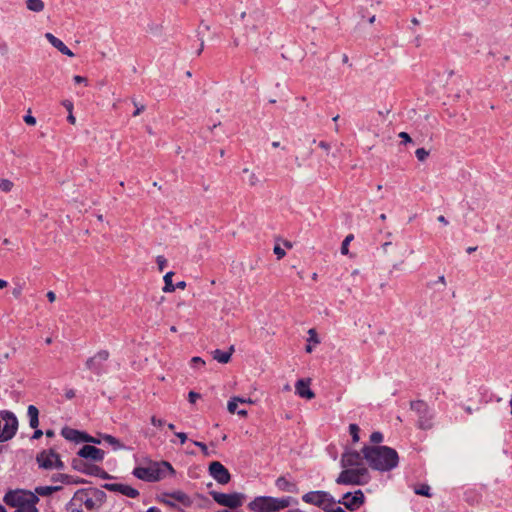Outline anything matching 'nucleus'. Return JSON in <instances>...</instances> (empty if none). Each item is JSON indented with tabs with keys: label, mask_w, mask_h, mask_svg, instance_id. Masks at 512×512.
<instances>
[{
	"label": "nucleus",
	"mask_w": 512,
	"mask_h": 512,
	"mask_svg": "<svg viewBox=\"0 0 512 512\" xmlns=\"http://www.w3.org/2000/svg\"><path fill=\"white\" fill-rule=\"evenodd\" d=\"M208 470L210 476L221 485L228 484L231 480V475L228 469L218 461L211 462Z\"/></svg>",
	"instance_id": "9"
},
{
	"label": "nucleus",
	"mask_w": 512,
	"mask_h": 512,
	"mask_svg": "<svg viewBox=\"0 0 512 512\" xmlns=\"http://www.w3.org/2000/svg\"><path fill=\"white\" fill-rule=\"evenodd\" d=\"M113 487L115 488V490L119 491L121 494H123L127 497H130V498H136L139 495V492L135 488L128 486V485L115 484Z\"/></svg>",
	"instance_id": "22"
},
{
	"label": "nucleus",
	"mask_w": 512,
	"mask_h": 512,
	"mask_svg": "<svg viewBox=\"0 0 512 512\" xmlns=\"http://www.w3.org/2000/svg\"><path fill=\"white\" fill-rule=\"evenodd\" d=\"M42 436V431L41 430H35L34 434H33V437L34 439H38Z\"/></svg>",
	"instance_id": "59"
},
{
	"label": "nucleus",
	"mask_w": 512,
	"mask_h": 512,
	"mask_svg": "<svg viewBox=\"0 0 512 512\" xmlns=\"http://www.w3.org/2000/svg\"><path fill=\"white\" fill-rule=\"evenodd\" d=\"M305 503L318 506L327 512L335 504L334 498L325 491H311L302 496Z\"/></svg>",
	"instance_id": "7"
},
{
	"label": "nucleus",
	"mask_w": 512,
	"mask_h": 512,
	"mask_svg": "<svg viewBox=\"0 0 512 512\" xmlns=\"http://www.w3.org/2000/svg\"><path fill=\"white\" fill-rule=\"evenodd\" d=\"M134 106L136 107V110L133 113V116H138L142 111H144L145 106L144 105H138L135 101H133Z\"/></svg>",
	"instance_id": "45"
},
{
	"label": "nucleus",
	"mask_w": 512,
	"mask_h": 512,
	"mask_svg": "<svg viewBox=\"0 0 512 512\" xmlns=\"http://www.w3.org/2000/svg\"><path fill=\"white\" fill-rule=\"evenodd\" d=\"M38 497L31 491L14 490L6 493L4 502L16 508L15 512H38L36 504Z\"/></svg>",
	"instance_id": "4"
},
{
	"label": "nucleus",
	"mask_w": 512,
	"mask_h": 512,
	"mask_svg": "<svg viewBox=\"0 0 512 512\" xmlns=\"http://www.w3.org/2000/svg\"><path fill=\"white\" fill-rule=\"evenodd\" d=\"M191 445H193V446H198V447L202 450V452H203V454H204V455H206V456H208V455H209V453H208V448H207V446H206L204 443H201V442H197V441H195V442H192V444H191Z\"/></svg>",
	"instance_id": "41"
},
{
	"label": "nucleus",
	"mask_w": 512,
	"mask_h": 512,
	"mask_svg": "<svg viewBox=\"0 0 512 512\" xmlns=\"http://www.w3.org/2000/svg\"><path fill=\"white\" fill-rule=\"evenodd\" d=\"M47 298H48V300H49L50 302H54V301H55V299H56V295H55V293H54L53 291H49V292L47 293Z\"/></svg>",
	"instance_id": "53"
},
{
	"label": "nucleus",
	"mask_w": 512,
	"mask_h": 512,
	"mask_svg": "<svg viewBox=\"0 0 512 512\" xmlns=\"http://www.w3.org/2000/svg\"><path fill=\"white\" fill-rule=\"evenodd\" d=\"M173 275H174L173 271H169V272H167L164 275V278H163V280H164L163 292H165V293H172V292L175 291V286L172 283Z\"/></svg>",
	"instance_id": "25"
},
{
	"label": "nucleus",
	"mask_w": 512,
	"mask_h": 512,
	"mask_svg": "<svg viewBox=\"0 0 512 512\" xmlns=\"http://www.w3.org/2000/svg\"><path fill=\"white\" fill-rule=\"evenodd\" d=\"M161 502L175 508L180 506L188 507L191 504L190 497L180 490L163 493L161 495Z\"/></svg>",
	"instance_id": "8"
},
{
	"label": "nucleus",
	"mask_w": 512,
	"mask_h": 512,
	"mask_svg": "<svg viewBox=\"0 0 512 512\" xmlns=\"http://www.w3.org/2000/svg\"><path fill=\"white\" fill-rule=\"evenodd\" d=\"M174 286H175V289L176 288L184 289L186 287V282L185 281H179Z\"/></svg>",
	"instance_id": "54"
},
{
	"label": "nucleus",
	"mask_w": 512,
	"mask_h": 512,
	"mask_svg": "<svg viewBox=\"0 0 512 512\" xmlns=\"http://www.w3.org/2000/svg\"><path fill=\"white\" fill-rule=\"evenodd\" d=\"M94 358H96L97 361H99L100 363L106 361L109 357V352L106 351V350H101L99 351L95 356H93Z\"/></svg>",
	"instance_id": "36"
},
{
	"label": "nucleus",
	"mask_w": 512,
	"mask_h": 512,
	"mask_svg": "<svg viewBox=\"0 0 512 512\" xmlns=\"http://www.w3.org/2000/svg\"><path fill=\"white\" fill-rule=\"evenodd\" d=\"M438 221H439V222H441V223H443L444 225H447V224H448L447 219H446L443 215H440V216L438 217Z\"/></svg>",
	"instance_id": "61"
},
{
	"label": "nucleus",
	"mask_w": 512,
	"mask_h": 512,
	"mask_svg": "<svg viewBox=\"0 0 512 512\" xmlns=\"http://www.w3.org/2000/svg\"><path fill=\"white\" fill-rule=\"evenodd\" d=\"M14 187V184L11 180L9 179H0V189L5 192V193H9L12 191Z\"/></svg>",
	"instance_id": "31"
},
{
	"label": "nucleus",
	"mask_w": 512,
	"mask_h": 512,
	"mask_svg": "<svg viewBox=\"0 0 512 512\" xmlns=\"http://www.w3.org/2000/svg\"><path fill=\"white\" fill-rule=\"evenodd\" d=\"M411 410L417 414H426L428 413V405L423 400L412 401Z\"/></svg>",
	"instance_id": "24"
},
{
	"label": "nucleus",
	"mask_w": 512,
	"mask_h": 512,
	"mask_svg": "<svg viewBox=\"0 0 512 512\" xmlns=\"http://www.w3.org/2000/svg\"><path fill=\"white\" fill-rule=\"evenodd\" d=\"M201 395L197 392L190 391L188 394V400L190 403H195L197 399H199Z\"/></svg>",
	"instance_id": "42"
},
{
	"label": "nucleus",
	"mask_w": 512,
	"mask_h": 512,
	"mask_svg": "<svg viewBox=\"0 0 512 512\" xmlns=\"http://www.w3.org/2000/svg\"><path fill=\"white\" fill-rule=\"evenodd\" d=\"M235 348L234 345H231L227 351H222L220 349H216L212 351V357L214 360L221 364H227L230 362L232 354L234 353Z\"/></svg>",
	"instance_id": "20"
},
{
	"label": "nucleus",
	"mask_w": 512,
	"mask_h": 512,
	"mask_svg": "<svg viewBox=\"0 0 512 512\" xmlns=\"http://www.w3.org/2000/svg\"><path fill=\"white\" fill-rule=\"evenodd\" d=\"M21 293H22V287L21 286L15 287L13 289V291H12L13 296L16 297V298L20 297Z\"/></svg>",
	"instance_id": "48"
},
{
	"label": "nucleus",
	"mask_w": 512,
	"mask_h": 512,
	"mask_svg": "<svg viewBox=\"0 0 512 512\" xmlns=\"http://www.w3.org/2000/svg\"><path fill=\"white\" fill-rule=\"evenodd\" d=\"M243 403L253 404L254 401L251 398H243V397L234 396L228 401V404H227L228 412L231 414L237 413L239 416H247L249 411L246 408L238 409V405L243 404Z\"/></svg>",
	"instance_id": "14"
},
{
	"label": "nucleus",
	"mask_w": 512,
	"mask_h": 512,
	"mask_svg": "<svg viewBox=\"0 0 512 512\" xmlns=\"http://www.w3.org/2000/svg\"><path fill=\"white\" fill-rule=\"evenodd\" d=\"M275 486L283 492L296 493L298 491L297 484L285 477H279L275 481Z\"/></svg>",
	"instance_id": "21"
},
{
	"label": "nucleus",
	"mask_w": 512,
	"mask_h": 512,
	"mask_svg": "<svg viewBox=\"0 0 512 512\" xmlns=\"http://www.w3.org/2000/svg\"><path fill=\"white\" fill-rule=\"evenodd\" d=\"M59 478L61 479V483L67 484V485L83 483L82 480L76 479V478L66 475V474H59Z\"/></svg>",
	"instance_id": "30"
},
{
	"label": "nucleus",
	"mask_w": 512,
	"mask_h": 512,
	"mask_svg": "<svg viewBox=\"0 0 512 512\" xmlns=\"http://www.w3.org/2000/svg\"><path fill=\"white\" fill-rule=\"evenodd\" d=\"M344 470L338 476L336 482L346 485H364L370 479L367 467L362 464V457L355 451H347L342 456Z\"/></svg>",
	"instance_id": "1"
},
{
	"label": "nucleus",
	"mask_w": 512,
	"mask_h": 512,
	"mask_svg": "<svg viewBox=\"0 0 512 512\" xmlns=\"http://www.w3.org/2000/svg\"><path fill=\"white\" fill-rule=\"evenodd\" d=\"M365 500L364 494L361 490L356 491L355 493H346L343 495L342 499L339 501L340 504H343L348 510L355 511L361 505H363Z\"/></svg>",
	"instance_id": "12"
},
{
	"label": "nucleus",
	"mask_w": 512,
	"mask_h": 512,
	"mask_svg": "<svg viewBox=\"0 0 512 512\" xmlns=\"http://www.w3.org/2000/svg\"><path fill=\"white\" fill-rule=\"evenodd\" d=\"M308 335H309V338H308L309 343L318 344L320 342L315 329H310L308 331Z\"/></svg>",
	"instance_id": "37"
},
{
	"label": "nucleus",
	"mask_w": 512,
	"mask_h": 512,
	"mask_svg": "<svg viewBox=\"0 0 512 512\" xmlns=\"http://www.w3.org/2000/svg\"><path fill=\"white\" fill-rule=\"evenodd\" d=\"M0 416H15L13 412L8 410H2L0 411Z\"/></svg>",
	"instance_id": "57"
},
{
	"label": "nucleus",
	"mask_w": 512,
	"mask_h": 512,
	"mask_svg": "<svg viewBox=\"0 0 512 512\" xmlns=\"http://www.w3.org/2000/svg\"><path fill=\"white\" fill-rule=\"evenodd\" d=\"M78 455L94 462H101L104 459L105 452L95 446L84 445L79 450Z\"/></svg>",
	"instance_id": "13"
},
{
	"label": "nucleus",
	"mask_w": 512,
	"mask_h": 512,
	"mask_svg": "<svg viewBox=\"0 0 512 512\" xmlns=\"http://www.w3.org/2000/svg\"><path fill=\"white\" fill-rule=\"evenodd\" d=\"M74 467L79 471L93 476H102L104 471L97 465L85 463L82 460H74Z\"/></svg>",
	"instance_id": "17"
},
{
	"label": "nucleus",
	"mask_w": 512,
	"mask_h": 512,
	"mask_svg": "<svg viewBox=\"0 0 512 512\" xmlns=\"http://www.w3.org/2000/svg\"><path fill=\"white\" fill-rule=\"evenodd\" d=\"M39 410L36 406L30 405L27 410V416H38Z\"/></svg>",
	"instance_id": "43"
},
{
	"label": "nucleus",
	"mask_w": 512,
	"mask_h": 512,
	"mask_svg": "<svg viewBox=\"0 0 512 512\" xmlns=\"http://www.w3.org/2000/svg\"><path fill=\"white\" fill-rule=\"evenodd\" d=\"M242 174L245 176L244 181L250 187L254 188L262 183L261 176L256 171L250 170L249 168H243Z\"/></svg>",
	"instance_id": "19"
},
{
	"label": "nucleus",
	"mask_w": 512,
	"mask_h": 512,
	"mask_svg": "<svg viewBox=\"0 0 512 512\" xmlns=\"http://www.w3.org/2000/svg\"><path fill=\"white\" fill-rule=\"evenodd\" d=\"M156 263H157V265H158L159 270H160V271H163V270H164V268H165V266L167 265V260L165 259V257H164V256H162V255H158V256L156 257Z\"/></svg>",
	"instance_id": "38"
},
{
	"label": "nucleus",
	"mask_w": 512,
	"mask_h": 512,
	"mask_svg": "<svg viewBox=\"0 0 512 512\" xmlns=\"http://www.w3.org/2000/svg\"><path fill=\"white\" fill-rule=\"evenodd\" d=\"M191 363L192 364H197V365H201V366H204L205 365V361L199 357V356H195L191 359Z\"/></svg>",
	"instance_id": "46"
},
{
	"label": "nucleus",
	"mask_w": 512,
	"mask_h": 512,
	"mask_svg": "<svg viewBox=\"0 0 512 512\" xmlns=\"http://www.w3.org/2000/svg\"><path fill=\"white\" fill-rule=\"evenodd\" d=\"M289 506V497L257 496L248 503L247 508L251 512H278Z\"/></svg>",
	"instance_id": "5"
},
{
	"label": "nucleus",
	"mask_w": 512,
	"mask_h": 512,
	"mask_svg": "<svg viewBox=\"0 0 512 512\" xmlns=\"http://www.w3.org/2000/svg\"><path fill=\"white\" fill-rule=\"evenodd\" d=\"M176 437L179 438L181 444H184L187 439V435L182 432L176 433Z\"/></svg>",
	"instance_id": "51"
},
{
	"label": "nucleus",
	"mask_w": 512,
	"mask_h": 512,
	"mask_svg": "<svg viewBox=\"0 0 512 512\" xmlns=\"http://www.w3.org/2000/svg\"><path fill=\"white\" fill-rule=\"evenodd\" d=\"M39 425V418H30V426L32 428H37Z\"/></svg>",
	"instance_id": "52"
},
{
	"label": "nucleus",
	"mask_w": 512,
	"mask_h": 512,
	"mask_svg": "<svg viewBox=\"0 0 512 512\" xmlns=\"http://www.w3.org/2000/svg\"><path fill=\"white\" fill-rule=\"evenodd\" d=\"M319 146H320L322 149H324V150H329V149H330V145H329L327 142H325V141H321V142L319 143Z\"/></svg>",
	"instance_id": "56"
},
{
	"label": "nucleus",
	"mask_w": 512,
	"mask_h": 512,
	"mask_svg": "<svg viewBox=\"0 0 512 512\" xmlns=\"http://www.w3.org/2000/svg\"><path fill=\"white\" fill-rule=\"evenodd\" d=\"M311 378H302L295 383V393L304 399H313L315 393L310 388Z\"/></svg>",
	"instance_id": "15"
},
{
	"label": "nucleus",
	"mask_w": 512,
	"mask_h": 512,
	"mask_svg": "<svg viewBox=\"0 0 512 512\" xmlns=\"http://www.w3.org/2000/svg\"><path fill=\"white\" fill-rule=\"evenodd\" d=\"M98 440L101 441V443H107L109 445H111L114 449H118L121 447L119 441L111 436V435H103V436H100L99 438H97Z\"/></svg>",
	"instance_id": "27"
},
{
	"label": "nucleus",
	"mask_w": 512,
	"mask_h": 512,
	"mask_svg": "<svg viewBox=\"0 0 512 512\" xmlns=\"http://www.w3.org/2000/svg\"><path fill=\"white\" fill-rule=\"evenodd\" d=\"M438 282H440L441 284H443L445 286L446 285L445 277L443 275L439 276L438 277Z\"/></svg>",
	"instance_id": "62"
},
{
	"label": "nucleus",
	"mask_w": 512,
	"mask_h": 512,
	"mask_svg": "<svg viewBox=\"0 0 512 512\" xmlns=\"http://www.w3.org/2000/svg\"><path fill=\"white\" fill-rule=\"evenodd\" d=\"M217 512H243L241 510H230V509H223V510H219Z\"/></svg>",
	"instance_id": "63"
},
{
	"label": "nucleus",
	"mask_w": 512,
	"mask_h": 512,
	"mask_svg": "<svg viewBox=\"0 0 512 512\" xmlns=\"http://www.w3.org/2000/svg\"><path fill=\"white\" fill-rule=\"evenodd\" d=\"M45 38L49 41V43L55 47L62 54L73 57L74 53L57 37H55L52 33H46Z\"/></svg>",
	"instance_id": "18"
},
{
	"label": "nucleus",
	"mask_w": 512,
	"mask_h": 512,
	"mask_svg": "<svg viewBox=\"0 0 512 512\" xmlns=\"http://www.w3.org/2000/svg\"><path fill=\"white\" fill-rule=\"evenodd\" d=\"M31 110H28V114L24 116V121L28 125H35L36 124V118L30 114Z\"/></svg>",
	"instance_id": "40"
},
{
	"label": "nucleus",
	"mask_w": 512,
	"mask_h": 512,
	"mask_svg": "<svg viewBox=\"0 0 512 512\" xmlns=\"http://www.w3.org/2000/svg\"><path fill=\"white\" fill-rule=\"evenodd\" d=\"M86 367L89 370H92L97 374L100 373L101 368H102L101 363L99 361H97L96 358H94V357H90L87 359Z\"/></svg>",
	"instance_id": "28"
},
{
	"label": "nucleus",
	"mask_w": 512,
	"mask_h": 512,
	"mask_svg": "<svg viewBox=\"0 0 512 512\" xmlns=\"http://www.w3.org/2000/svg\"><path fill=\"white\" fill-rule=\"evenodd\" d=\"M391 246V242H385L383 245H382V248L384 251H387L388 247Z\"/></svg>",
	"instance_id": "64"
},
{
	"label": "nucleus",
	"mask_w": 512,
	"mask_h": 512,
	"mask_svg": "<svg viewBox=\"0 0 512 512\" xmlns=\"http://www.w3.org/2000/svg\"><path fill=\"white\" fill-rule=\"evenodd\" d=\"M75 395H76V392H75V390H73V389H69V390H67V391L65 392V397H66L67 399H72V398H74V397H75Z\"/></svg>",
	"instance_id": "50"
},
{
	"label": "nucleus",
	"mask_w": 512,
	"mask_h": 512,
	"mask_svg": "<svg viewBox=\"0 0 512 512\" xmlns=\"http://www.w3.org/2000/svg\"><path fill=\"white\" fill-rule=\"evenodd\" d=\"M362 453L370 467L380 472H389L399 463L397 451L388 446L365 445Z\"/></svg>",
	"instance_id": "2"
},
{
	"label": "nucleus",
	"mask_w": 512,
	"mask_h": 512,
	"mask_svg": "<svg viewBox=\"0 0 512 512\" xmlns=\"http://www.w3.org/2000/svg\"><path fill=\"white\" fill-rule=\"evenodd\" d=\"M67 120H68L69 123L75 124L76 119H75L74 115L72 114V112H69Z\"/></svg>",
	"instance_id": "55"
},
{
	"label": "nucleus",
	"mask_w": 512,
	"mask_h": 512,
	"mask_svg": "<svg viewBox=\"0 0 512 512\" xmlns=\"http://www.w3.org/2000/svg\"><path fill=\"white\" fill-rule=\"evenodd\" d=\"M349 432L352 437V441L355 443L359 440V428L355 424L349 426Z\"/></svg>",
	"instance_id": "34"
},
{
	"label": "nucleus",
	"mask_w": 512,
	"mask_h": 512,
	"mask_svg": "<svg viewBox=\"0 0 512 512\" xmlns=\"http://www.w3.org/2000/svg\"><path fill=\"white\" fill-rule=\"evenodd\" d=\"M384 437L380 432H373L370 435V442L373 444H379L383 441Z\"/></svg>",
	"instance_id": "35"
},
{
	"label": "nucleus",
	"mask_w": 512,
	"mask_h": 512,
	"mask_svg": "<svg viewBox=\"0 0 512 512\" xmlns=\"http://www.w3.org/2000/svg\"><path fill=\"white\" fill-rule=\"evenodd\" d=\"M415 155L420 162H424L429 156V151H427L425 148H418L415 151Z\"/></svg>",
	"instance_id": "33"
},
{
	"label": "nucleus",
	"mask_w": 512,
	"mask_h": 512,
	"mask_svg": "<svg viewBox=\"0 0 512 512\" xmlns=\"http://www.w3.org/2000/svg\"><path fill=\"white\" fill-rule=\"evenodd\" d=\"M40 467L45 469L58 468L62 465L59 455L52 450H44L37 456Z\"/></svg>",
	"instance_id": "10"
},
{
	"label": "nucleus",
	"mask_w": 512,
	"mask_h": 512,
	"mask_svg": "<svg viewBox=\"0 0 512 512\" xmlns=\"http://www.w3.org/2000/svg\"><path fill=\"white\" fill-rule=\"evenodd\" d=\"M25 4L27 10L34 13H40L45 8V3L43 0H26Z\"/></svg>",
	"instance_id": "23"
},
{
	"label": "nucleus",
	"mask_w": 512,
	"mask_h": 512,
	"mask_svg": "<svg viewBox=\"0 0 512 512\" xmlns=\"http://www.w3.org/2000/svg\"><path fill=\"white\" fill-rule=\"evenodd\" d=\"M60 489V486H39L35 489V492L40 496H49Z\"/></svg>",
	"instance_id": "26"
},
{
	"label": "nucleus",
	"mask_w": 512,
	"mask_h": 512,
	"mask_svg": "<svg viewBox=\"0 0 512 512\" xmlns=\"http://www.w3.org/2000/svg\"><path fill=\"white\" fill-rule=\"evenodd\" d=\"M399 137L403 140V143H405V144L412 142L411 137L406 132H400Z\"/></svg>",
	"instance_id": "44"
},
{
	"label": "nucleus",
	"mask_w": 512,
	"mask_h": 512,
	"mask_svg": "<svg viewBox=\"0 0 512 512\" xmlns=\"http://www.w3.org/2000/svg\"><path fill=\"white\" fill-rule=\"evenodd\" d=\"M174 469L170 463L162 462H149L145 466H138L134 469L133 474L138 479L155 482L165 478L167 475L174 474Z\"/></svg>",
	"instance_id": "3"
},
{
	"label": "nucleus",
	"mask_w": 512,
	"mask_h": 512,
	"mask_svg": "<svg viewBox=\"0 0 512 512\" xmlns=\"http://www.w3.org/2000/svg\"><path fill=\"white\" fill-rule=\"evenodd\" d=\"M62 434L66 439L71 440V441H75V442L86 441V442H93L96 444H101V441L98 439H95V437H86V436H84V434H82L81 432L74 430V429L65 428V429H63Z\"/></svg>",
	"instance_id": "16"
},
{
	"label": "nucleus",
	"mask_w": 512,
	"mask_h": 512,
	"mask_svg": "<svg viewBox=\"0 0 512 512\" xmlns=\"http://www.w3.org/2000/svg\"><path fill=\"white\" fill-rule=\"evenodd\" d=\"M203 49H204V40L201 39L200 47L197 50V55H200L203 52Z\"/></svg>",
	"instance_id": "58"
},
{
	"label": "nucleus",
	"mask_w": 512,
	"mask_h": 512,
	"mask_svg": "<svg viewBox=\"0 0 512 512\" xmlns=\"http://www.w3.org/2000/svg\"><path fill=\"white\" fill-rule=\"evenodd\" d=\"M213 500L220 506L230 510H239L246 501V495L240 492L221 493L212 491L210 493Z\"/></svg>",
	"instance_id": "6"
},
{
	"label": "nucleus",
	"mask_w": 512,
	"mask_h": 512,
	"mask_svg": "<svg viewBox=\"0 0 512 512\" xmlns=\"http://www.w3.org/2000/svg\"><path fill=\"white\" fill-rule=\"evenodd\" d=\"M414 492L417 494V495H421V496H425V497H430L431 494H430V487L427 485V484H418L414 487Z\"/></svg>",
	"instance_id": "29"
},
{
	"label": "nucleus",
	"mask_w": 512,
	"mask_h": 512,
	"mask_svg": "<svg viewBox=\"0 0 512 512\" xmlns=\"http://www.w3.org/2000/svg\"><path fill=\"white\" fill-rule=\"evenodd\" d=\"M64 107L67 109L68 112H72L73 110V103L69 100L63 101Z\"/></svg>",
	"instance_id": "49"
},
{
	"label": "nucleus",
	"mask_w": 512,
	"mask_h": 512,
	"mask_svg": "<svg viewBox=\"0 0 512 512\" xmlns=\"http://www.w3.org/2000/svg\"><path fill=\"white\" fill-rule=\"evenodd\" d=\"M0 51L2 52V54H5V53L8 51V46H7V44H5V43H4V44H2V45L0 46Z\"/></svg>",
	"instance_id": "60"
},
{
	"label": "nucleus",
	"mask_w": 512,
	"mask_h": 512,
	"mask_svg": "<svg viewBox=\"0 0 512 512\" xmlns=\"http://www.w3.org/2000/svg\"><path fill=\"white\" fill-rule=\"evenodd\" d=\"M18 428L17 418H0V442L11 439Z\"/></svg>",
	"instance_id": "11"
},
{
	"label": "nucleus",
	"mask_w": 512,
	"mask_h": 512,
	"mask_svg": "<svg viewBox=\"0 0 512 512\" xmlns=\"http://www.w3.org/2000/svg\"><path fill=\"white\" fill-rule=\"evenodd\" d=\"M273 252L277 256V259H282L286 255L285 250L282 249L279 245L274 246Z\"/></svg>",
	"instance_id": "39"
},
{
	"label": "nucleus",
	"mask_w": 512,
	"mask_h": 512,
	"mask_svg": "<svg viewBox=\"0 0 512 512\" xmlns=\"http://www.w3.org/2000/svg\"><path fill=\"white\" fill-rule=\"evenodd\" d=\"M73 80L77 84L84 83V84L87 85V78H85L83 76L76 75V76L73 77Z\"/></svg>",
	"instance_id": "47"
},
{
	"label": "nucleus",
	"mask_w": 512,
	"mask_h": 512,
	"mask_svg": "<svg viewBox=\"0 0 512 512\" xmlns=\"http://www.w3.org/2000/svg\"><path fill=\"white\" fill-rule=\"evenodd\" d=\"M353 238H354L353 235L349 234L343 240L342 245H341V253L343 255H347L348 254V252H349L348 246H349V243L353 240Z\"/></svg>",
	"instance_id": "32"
}]
</instances>
